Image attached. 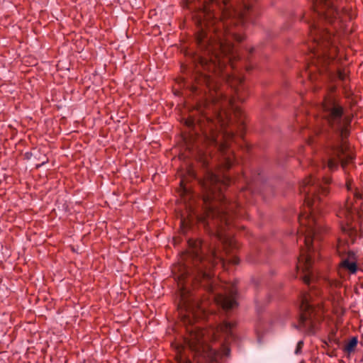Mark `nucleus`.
Returning a JSON list of instances; mask_svg holds the SVG:
<instances>
[{"label": "nucleus", "mask_w": 363, "mask_h": 363, "mask_svg": "<svg viewBox=\"0 0 363 363\" xmlns=\"http://www.w3.org/2000/svg\"><path fill=\"white\" fill-rule=\"evenodd\" d=\"M230 83L234 89L237 99L241 102L245 101L247 96V90L243 84V79L241 77L233 78Z\"/></svg>", "instance_id": "nucleus-11"}, {"label": "nucleus", "mask_w": 363, "mask_h": 363, "mask_svg": "<svg viewBox=\"0 0 363 363\" xmlns=\"http://www.w3.org/2000/svg\"><path fill=\"white\" fill-rule=\"evenodd\" d=\"M230 182V177H220L208 170L204 179L199 181L203 191V213H195L199 222L203 224L213 239L220 242L226 254L228 253V247L233 245V241L225 233V228L230 227L233 218L239 209V205L228 201L223 192Z\"/></svg>", "instance_id": "nucleus-4"}, {"label": "nucleus", "mask_w": 363, "mask_h": 363, "mask_svg": "<svg viewBox=\"0 0 363 363\" xmlns=\"http://www.w3.org/2000/svg\"><path fill=\"white\" fill-rule=\"evenodd\" d=\"M180 184H181V186L182 187L184 194H188L189 190H188L187 187L184 184L183 180H181Z\"/></svg>", "instance_id": "nucleus-17"}, {"label": "nucleus", "mask_w": 363, "mask_h": 363, "mask_svg": "<svg viewBox=\"0 0 363 363\" xmlns=\"http://www.w3.org/2000/svg\"><path fill=\"white\" fill-rule=\"evenodd\" d=\"M235 115L236 117H242V112L240 109H239L238 108H235Z\"/></svg>", "instance_id": "nucleus-18"}, {"label": "nucleus", "mask_w": 363, "mask_h": 363, "mask_svg": "<svg viewBox=\"0 0 363 363\" xmlns=\"http://www.w3.org/2000/svg\"><path fill=\"white\" fill-rule=\"evenodd\" d=\"M347 248V242L342 240V239H339L336 246V252L341 258L346 256L347 252H348Z\"/></svg>", "instance_id": "nucleus-13"}, {"label": "nucleus", "mask_w": 363, "mask_h": 363, "mask_svg": "<svg viewBox=\"0 0 363 363\" xmlns=\"http://www.w3.org/2000/svg\"><path fill=\"white\" fill-rule=\"evenodd\" d=\"M341 259L338 264L339 273H340L342 270H347L350 274H355L357 272V258L354 252L348 251L346 256Z\"/></svg>", "instance_id": "nucleus-10"}, {"label": "nucleus", "mask_w": 363, "mask_h": 363, "mask_svg": "<svg viewBox=\"0 0 363 363\" xmlns=\"http://www.w3.org/2000/svg\"><path fill=\"white\" fill-rule=\"evenodd\" d=\"M204 5L201 14L203 26L196 34L198 50L191 56L194 65V84L192 91L203 94V100L197 105L201 117L186 121L189 127L202 134L204 143H230L235 138L233 132L223 128L222 112L226 116V108H234V99L223 95L219 89V78L230 80L225 69L227 64L234 67L233 61L238 57L233 43L245 39L241 29L251 21L252 0L212 1Z\"/></svg>", "instance_id": "nucleus-1"}, {"label": "nucleus", "mask_w": 363, "mask_h": 363, "mask_svg": "<svg viewBox=\"0 0 363 363\" xmlns=\"http://www.w3.org/2000/svg\"><path fill=\"white\" fill-rule=\"evenodd\" d=\"M347 188L348 190H351V183L350 182H347Z\"/></svg>", "instance_id": "nucleus-20"}, {"label": "nucleus", "mask_w": 363, "mask_h": 363, "mask_svg": "<svg viewBox=\"0 0 363 363\" xmlns=\"http://www.w3.org/2000/svg\"><path fill=\"white\" fill-rule=\"evenodd\" d=\"M188 244L189 251L184 255L185 263L180 267L181 273L178 277L181 287L179 314L187 335L184 345L177 347L176 361L177 363H191L186 354L188 349L197 363H213L217 359V352L206 343L203 329L194 325L203 314L204 307L187 289V285H199L207 291L213 292L211 269L218 263L224 267L226 262L238 264L240 260L236 256L224 258L215 243L203 244L199 239H190Z\"/></svg>", "instance_id": "nucleus-3"}, {"label": "nucleus", "mask_w": 363, "mask_h": 363, "mask_svg": "<svg viewBox=\"0 0 363 363\" xmlns=\"http://www.w3.org/2000/svg\"><path fill=\"white\" fill-rule=\"evenodd\" d=\"M318 294L316 290L303 292L301 295L299 328L304 331L313 333L321 319V309L319 303H315L313 296Z\"/></svg>", "instance_id": "nucleus-7"}, {"label": "nucleus", "mask_w": 363, "mask_h": 363, "mask_svg": "<svg viewBox=\"0 0 363 363\" xmlns=\"http://www.w3.org/2000/svg\"><path fill=\"white\" fill-rule=\"evenodd\" d=\"M236 297L237 289L235 286H232L229 294H218L215 300L223 309L228 311L237 306Z\"/></svg>", "instance_id": "nucleus-9"}, {"label": "nucleus", "mask_w": 363, "mask_h": 363, "mask_svg": "<svg viewBox=\"0 0 363 363\" xmlns=\"http://www.w3.org/2000/svg\"><path fill=\"white\" fill-rule=\"evenodd\" d=\"M204 5L201 14L203 26L196 34L198 50L191 56L194 65V84L192 91L203 94V100L197 105L201 117L186 121L189 127L196 129L202 134L203 142H232L233 132L223 128L222 112L226 116V108H234V99L223 95L219 89V78L230 80L225 69L227 64L234 67L233 61L238 57L233 43L245 39L241 29L251 21L252 0L212 1Z\"/></svg>", "instance_id": "nucleus-2"}, {"label": "nucleus", "mask_w": 363, "mask_h": 363, "mask_svg": "<svg viewBox=\"0 0 363 363\" xmlns=\"http://www.w3.org/2000/svg\"><path fill=\"white\" fill-rule=\"evenodd\" d=\"M234 327V324L228 322L223 323L222 326V329L225 332L228 333L231 330V329Z\"/></svg>", "instance_id": "nucleus-15"}, {"label": "nucleus", "mask_w": 363, "mask_h": 363, "mask_svg": "<svg viewBox=\"0 0 363 363\" xmlns=\"http://www.w3.org/2000/svg\"><path fill=\"white\" fill-rule=\"evenodd\" d=\"M303 340H300L297 343V345H296V348L295 350V354H298L301 352V350L303 348Z\"/></svg>", "instance_id": "nucleus-16"}, {"label": "nucleus", "mask_w": 363, "mask_h": 363, "mask_svg": "<svg viewBox=\"0 0 363 363\" xmlns=\"http://www.w3.org/2000/svg\"><path fill=\"white\" fill-rule=\"evenodd\" d=\"M356 212V208L353 207L352 203L349 200L337 212V216L340 219V225L342 232L350 238H353L356 235V230L350 225Z\"/></svg>", "instance_id": "nucleus-8"}, {"label": "nucleus", "mask_w": 363, "mask_h": 363, "mask_svg": "<svg viewBox=\"0 0 363 363\" xmlns=\"http://www.w3.org/2000/svg\"><path fill=\"white\" fill-rule=\"evenodd\" d=\"M253 50H254L253 48H251L250 52H252Z\"/></svg>", "instance_id": "nucleus-21"}, {"label": "nucleus", "mask_w": 363, "mask_h": 363, "mask_svg": "<svg viewBox=\"0 0 363 363\" xmlns=\"http://www.w3.org/2000/svg\"><path fill=\"white\" fill-rule=\"evenodd\" d=\"M330 182V178H323L320 181L316 177L309 176L304 179L299 186L300 193L304 194L305 206L298 215L301 228L298 233L301 234L306 249L301 250L296 267L298 269H301L304 273L302 279L308 285L311 282L312 275V259L308 252L312 249L313 240L319 239V234L325 231L321 222L316 219L315 211L319 207L323 197L328 194V185Z\"/></svg>", "instance_id": "nucleus-6"}, {"label": "nucleus", "mask_w": 363, "mask_h": 363, "mask_svg": "<svg viewBox=\"0 0 363 363\" xmlns=\"http://www.w3.org/2000/svg\"><path fill=\"white\" fill-rule=\"evenodd\" d=\"M337 78L341 80V81H345L347 79V72L345 71V69H339L337 71Z\"/></svg>", "instance_id": "nucleus-14"}, {"label": "nucleus", "mask_w": 363, "mask_h": 363, "mask_svg": "<svg viewBox=\"0 0 363 363\" xmlns=\"http://www.w3.org/2000/svg\"><path fill=\"white\" fill-rule=\"evenodd\" d=\"M358 344L357 337H352L350 341L344 346L343 351L350 355L355 352Z\"/></svg>", "instance_id": "nucleus-12"}, {"label": "nucleus", "mask_w": 363, "mask_h": 363, "mask_svg": "<svg viewBox=\"0 0 363 363\" xmlns=\"http://www.w3.org/2000/svg\"><path fill=\"white\" fill-rule=\"evenodd\" d=\"M354 198L355 199H362V194L359 191L355 190L354 192Z\"/></svg>", "instance_id": "nucleus-19"}, {"label": "nucleus", "mask_w": 363, "mask_h": 363, "mask_svg": "<svg viewBox=\"0 0 363 363\" xmlns=\"http://www.w3.org/2000/svg\"><path fill=\"white\" fill-rule=\"evenodd\" d=\"M321 107V118L314 132L326 141V158L323 162V167L333 172L340 164L345 169L354 159L347 142L351 118L345 113L342 104L333 99H325Z\"/></svg>", "instance_id": "nucleus-5"}]
</instances>
